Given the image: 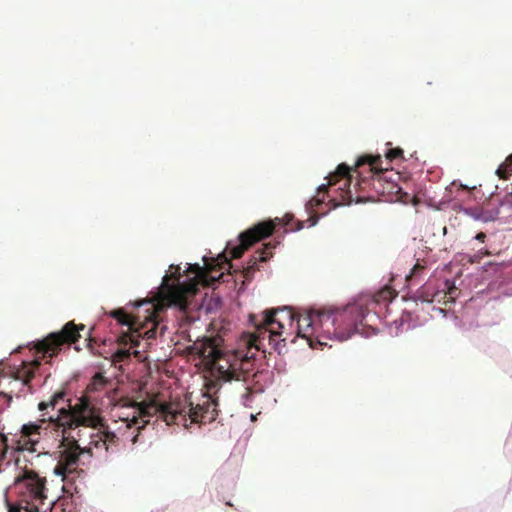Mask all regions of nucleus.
Masks as SVG:
<instances>
[{
    "label": "nucleus",
    "mask_w": 512,
    "mask_h": 512,
    "mask_svg": "<svg viewBox=\"0 0 512 512\" xmlns=\"http://www.w3.org/2000/svg\"><path fill=\"white\" fill-rule=\"evenodd\" d=\"M439 287L440 291L445 294V298L442 301L444 304L454 302L460 293L459 289L454 285V283L449 280L443 281Z\"/></svg>",
    "instance_id": "dca6fc26"
},
{
    "label": "nucleus",
    "mask_w": 512,
    "mask_h": 512,
    "mask_svg": "<svg viewBox=\"0 0 512 512\" xmlns=\"http://www.w3.org/2000/svg\"><path fill=\"white\" fill-rule=\"evenodd\" d=\"M365 308L361 305H347L343 310L311 309L304 314L296 315L290 309L268 310L262 313L261 319L254 322L257 337L268 340L274 350L281 353L289 339L287 325L292 327L296 321V336L311 339L315 336L319 344L327 345L322 339H330L333 335L339 341H345L357 329V320L365 319ZM254 341H257L255 339Z\"/></svg>",
    "instance_id": "f257e3e1"
},
{
    "label": "nucleus",
    "mask_w": 512,
    "mask_h": 512,
    "mask_svg": "<svg viewBox=\"0 0 512 512\" xmlns=\"http://www.w3.org/2000/svg\"><path fill=\"white\" fill-rule=\"evenodd\" d=\"M496 173L501 179L506 180L509 178L512 174V154L498 167Z\"/></svg>",
    "instance_id": "f3484780"
},
{
    "label": "nucleus",
    "mask_w": 512,
    "mask_h": 512,
    "mask_svg": "<svg viewBox=\"0 0 512 512\" xmlns=\"http://www.w3.org/2000/svg\"><path fill=\"white\" fill-rule=\"evenodd\" d=\"M45 483L46 479L33 470H25L15 483L20 499L15 504L7 502L8 512H37L38 503L44 504L47 498Z\"/></svg>",
    "instance_id": "6e6552de"
},
{
    "label": "nucleus",
    "mask_w": 512,
    "mask_h": 512,
    "mask_svg": "<svg viewBox=\"0 0 512 512\" xmlns=\"http://www.w3.org/2000/svg\"><path fill=\"white\" fill-rule=\"evenodd\" d=\"M40 505H41V504H39V503H38V511H37V512H40Z\"/></svg>",
    "instance_id": "a878e982"
},
{
    "label": "nucleus",
    "mask_w": 512,
    "mask_h": 512,
    "mask_svg": "<svg viewBox=\"0 0 512 512\" xmlns=\"http://www.w3.org/2000/svg\"><path fill=\"white\" fill-rule=\"evenodd\" d=\"M445 294L430 283L423 285L415 294V299L422 303H442Z\"/></svg>",
    "instance_id": "4468645a"
},
{
    "label": "nucleus",
    "mask_w": 512,
    "mask_h": 512,
    "mask_svg": "<svg viewBox=\"0 0 512 512\" xmlns=\"http://www.w3.org/2000/svg\"><path fill=\"white\" fill-rule=\"evenodd\" d=\"M40 364L39 360L23 363V366L15 372L12 378H7V384L0 391V396L7 399L8 405L13 397L20 398L32 393L30 382L35 377Z\"/></svg>",
    "instance_id": "9d476101"
},
{
    "label": "nucleus",
    "mask_w": 512,
    "mask_h": 512,
    "mask_svg": "<svg viewBox=\"0 0 512 512\" xmlns=\"http://www.w3.org/2000/svg\"><path fill=\"white\" fill-rule=\"evenodd\" d=\"M85 326H77L74 322L66 323L59 332L50 333L43 340L34 344L36 354H41L42 358H52L56 356L64 345L75 343L80 338V330Z\"/></svg>",
    "instance_id": "1a4fd4ad"
},
{
    "label": "nucleus",
    "mask_w": 512,
    "mask_h": 512,
    "mask_svg": "<svg viewBox=\"0 0 512 512\" xmlns=\"http://www.w3.org/2000/svg\"><path fill=\"white\" fill-rule=\"evenodd\" d=\"M61 436V446L63 450L60 451L58 463L55 467V473L63 476L64 478L77 471L81 454L86 450L79 445L80 436L75 435V438H66V434H57Z\"/></svg>",
    "instance_id": "9b49d317"
},
{
    "label": "nucleus",
    "mask_w": 512,
    "mask_h": 512,
    "mask_svg": "<svg viewBox=\"0 0 512 512\" xmlns=\"http://www.w3.org/2000/svg\"><path fill=\"white\" fill-rule=\"evenodd\" d=\"M278 224H281V220L275 218L274 220L259 222L242 232L239 235V244L231 245V243H228L227 249L230 257L224 252L219 254L217 258H211L210 262L204 258V267L199 264H190L188 271L195 274V276L187 281H180V266L171 265L170 269L174 271L163 277L158 304L162 306L174 305L181 310H185L188 307L189 299L197 293L199 283L207 282L208 279L218 280L223 276L224 270L230 271L232 268L231 258H240L245 250L254 243L271 236Z\"/></svg>",
    "instance_id": "f03ea898"
},
{
    "label": "nucleus",
    "mask_w": 512,
    "mask_h": 512,
    "mask_svg": "<svg viewBox=\"0 0 512 512\" xmlns=\"http://www.w3.org/2000/svg\"><path fill=\"white\" fill-rule=\"evenodd\" d=\"M383 160L380 155H362L360 156L353 170L357 174L355 180L350 174L351 168L345 163L339 164L336 171L329 175L328 184L319 186L317 195L307 203L308 209H313L321 205L330 187L340 191V200L332 198L334 207L351 202L374 201L377 195L398 194L401 188L394 182L385 181L382 175L388 168L382 167Z\"/></svg>",
    "instance_id": "20e7f679"
},
{
    "label": "nucleus",
    "mask_w": 512,
    "mask_h": 512,
    "mask_svg": "<svg viewBox=\"0 0 512 512\" xmlns=\"http://www.w3.org/2000/svg\"><path fill=\"white\" fill-rule=\"evenodd\" d=\"M133 407L136 408L138 417L131 419L133 425H137V432L144 428L152 416L163 419L167 425L176 424L187 426L186 422L189 418L191 423H203L215 419L214 409L210 412V403L208 400L203 405L197 404L195 407L192 403L187 404L181 401L160 402L156 399L149 402H135ZM139 433L131 439L132 444L138 440Z\"/></svg>",
    "instance_id": "423d86ee"
},
{
    "label": "nucleus",
    "mask_w": 512,
    "mask_h": 512,
    "mask_svg": "<svg viewBox=\"0 0 512 512\" xmlns=\"http://www.w3.org/2000/svg\"><path fill=\"white\" fill-rule=\"evenodd\" d=\"M386 160L391 162L396 159L403 158V150L401 148L388 149L385 153Z\"/></svg>",
    "instance_id": "6ab92c4d"
},
{
    "label": "nucleus",
    "mask_w": 512,
    "mask_h": 512,
    "mask_svg": "<svg viewBox=\"0 0 512 512\" xmlns=\"http://www.w3.org/2000/svg\"><path fill=\"white\" fill-rule=\"evenodd\" d=\"M66 391L55 392L47 401H41L38 409L41 418L34 423L24 424L21 434L15 441V449L18 451L37 452L41 433L43 430H52L57 434L67 435L66 438L80 436L79 427L102 428L104 418L101 410L87 396H82L72 405L67 400V405L59 406L65 401Z\"/></svg>",
    "instance_id": "7ed1b4c3"
},
{
    "label": "nucleus",
    "mask_w": 512,
    "mask_h": 512,
    "mask_svg": "<svg viewBox=\"0 0 512 512\" xmlns=\"http://www.w3.org/2000/svg\"><path fill=\"white\" fill-rule=\"evenodd\" d=\"M454 187H458V189H462L464 191H469V188L466 185L458 184L456 181L451 183L450 189L452 190Z\"/></svg>",
    "instance_id": "4be33fe9"
},
{
    "label": "nucleus",
    "mask_w": 512,
    "mask_h": 512,
    "mask_svg": "<svg viewBox=\"0 0 512 512\" xmlns=\"http://www.w3.org/2000/svg\"><path fill=\"white\" fill-rule=\"evenodd\" d=\"M397 293L395 290H393L391 287H384L381 290H379L377 293L373 295V297L369 300H360L356 303H353L352 305H361L365 308V319L361 322L359 319L357 320V329H353V334L360 331V327L368 326V317L370 315V312L372 310L371 307H375L378 304H387L391 302L395 297Z\"/></svg>",
    "instance_id": "f8f14e48"
},
{
    "label": "nucleus",
    "mask_w": 512,
    "mask_h": 512,
    "mask_svg": "<svg viewBox=\"0 0 512 512\" xmlns=\"http://www.w3.org/2000/svg\"><path fill=\"white\" fill-rule=\"evenodd\" d=\"M115 356L120 360L123 361L127 359L130 356L129 350H119L116 352Z\"/></svg>",
    "instance_id": "412c9836"
},
{
    "label": "nucleus",
    "mask_w": 512,
    "mask_h": 512,
    "mask_svg": "<svg viewBox=\"0 0 512 512\" xmlns=\"http://www.w3.org/2000/svg\"><path fill=\"white\" fill-rule=\"evenodd\" d=\"M424 265L420 264L419 262H417L412 270H411V273L409 275H407L406 279L407 280H411L412 278L416 277L423 269H424Z\"/></svg>",
    "instance_id": "aec40b11"
},
{
    "label": "nucleus",
    "mask_w": 512,
    "mask_h": 512,
    "mask_svg": "<svg viewBox=\"0 0 512 512\" xmlns=\"http://www.w3.org/2000/svg\"><path fill=\"white\" fill-rule=\"evenodd\" d=\"M477 240L481 241V242H484L485 238H486V234L483 233V232H480L476 235L475 237Z\"/></svg>",
    "instance_id": "5701e85b"
},
{
    "label": "nucleus",
    "mask_w": 512,
    "mask_h": 512,
    "mask_svg": "<svg viewBox=\"0 0 512 512\" xmlns=\"http://www.w3.org/2000/svg\"><path fill=\"white\" fill-rule=\"evenodd\" d=\"M148 306L146 312L148 315L144 317L141 322L139 316L128 314L125 309L118 308L110 312V316L114 318L119 324L127 326V331L122 332L118 336V343L120 345L139 346L140 340L155 339L158 329V320L156 315V304L150 300H142L137 303V306Z\"/></svg>",
    "instance_id": "0eeeda50"
},
{
    "label": "nucleus",
    "mask_w": 512,
    "mask_h": 512,
    "mask_svg": "<svg viewBox=\"0 0 512 512\" xmlns=\"http://www.w3.org/2000/svg\"><path fill=\"white\" fill-rule=\"evenodd\" d=\"M226 505H228V506H230V507H232V506H233L231 502H226Z\"/></svg>",
    "instance_id": "393cba45"
},
{
    "label": "nucleus",
    "mask_w": 512,
    "mask_h": 512,
    "mask_svg": "<svg viewBox=\"0 0 512 512\" xmlns=\"http://www.w3.org/2000/svg\"><path fill=\"white\" fill-rule=\"evenodd\" d=\"M276 247L274 243H267L264 245V248L261 250H257L255 254L248 261L247 266L243 269V276L246 280H250L253 276V273L258 269L259 262H266L272 256V250Z\"/></svg>",
    "instance_id": "ddd939ff"
},
{
    "label": "nucleus",
    "mask_w": 512,
    "mask_h": 512,
    "mask_svg": "<svg viewBox=\"0 0 512 512\" xmlns=\"http://www.w3.org/2000/svg\"><path fill=\"white\" fill-rule=\"evenodd\" d=\"M107 384V379L101 374L97 373L93 378L91 383L88 385L87 389L89 391H99Z\"/></svg>",
    "instance_id": "a211bd4d"
},
{
    "label": "nucleus",
    "mask_w": 512,
    "mask_h": 512,
    "mask_svg": "<svg viewBox=\"0 0 512 512\" xmlns=\"http://www.w3.org/2000/svg\"><path fill=\"white\" fill-rule=\"evenodd\" d=\"M442 230H443V234L445 235L447 233V227L444 226Z\"/></svg>",
    "instance_id": "b1692460"
},
{
    "label": "nucleus",
    "mask_w": 512,
    "mask_h": 512,
    "mask_svg": "<svg viewBox=\"0 0 512 512\" xmlns=\"http://www.w3.org/2000/svg\"><path fill=\"white\" fill-rule=\"evenodd\" d=\"M107 426L104 424V426L100 429H98V433L96 435L91 434V441L90 445H94L95 447H99L100 443L103 444L107 448L108 443H114L117 439V436L114 432L108 431Z\"/></svg>",
    "instance_id": "2eb2a0df"
},
{
    "label": "nucleus",
    "mask_w": 512,
    "mask_h": 512,
    "mask_svg": "<svg viewBox=\"0 0 512 512\" xmlns=\"http://www.w3.org/2000/svg\"><path fill=\"white\" fill-rule=\"evenodd\" d=\"M256 337L257 329L248 336L246 350L223 351L215 338H205L194 343L193 353L199 356L212 378L209 388L216 387L220 381H243L246 384V392L243 394L245 405L253 392L263 390L261 386H257L262 372L254 370L255 353L252 350L260 351L264 345L262 338L253 341Z\"/></svg>",
    "instance_id": "39448f33"
}]
</instances>
